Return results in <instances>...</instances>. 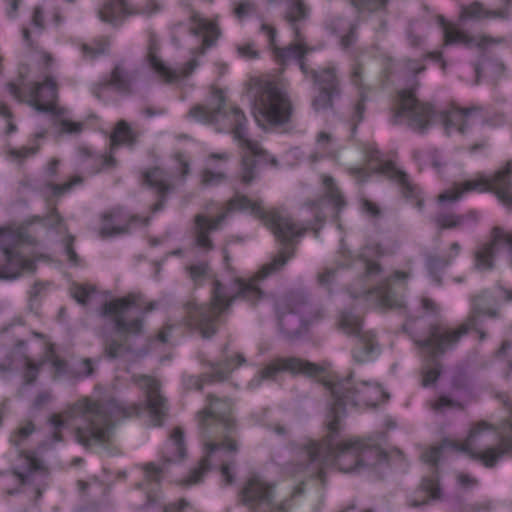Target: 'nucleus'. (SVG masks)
<instances>
[{"label":"nucleus","mask_w":512,"mask_h":512,"mask_svg":"<svg viewBox=\"0 0 512 512\" xmlns=\"http://www.w3.org/2000/svg\"><path fill=\"white\" fill-rule=\"evenodd\" d=\"M234 210L246 211L261 219L265 226L274 234L282 247L278 254L251 277H236L233 279L230 291L218 279L212 284L208 303L198 305L194 302L185 304L187 322L199 331L203 338H211L218 331L221 316L228 313L237 300L246 302L250 307H256L268 297L262 288V282L270 275L280 271L293 258L298 239L306 232V227L296 223L285 211L273 209L266 211L261 201H252L245 195H236L227 203L226 211L215 219L198 214L195 216L196 245L205 250L213 249L209 234L219 229L226 219L228 212Z\"/></svg>","instance_id":"f257e3e1"},{"label":"nucleus","mask_w":512,"mask_h":512,"mask_svg":"<svg viewBox=\"0 0 512 512\" xmlns=\"http://www.w3.org/2000/svg\"><path fill=\"white\" fill-rule=\"evenodd\" d=\"M352 374L337 382L326 383L331 393V404L326 416L327 434L321 441H308L301 453L305 463H300L298 470L313 466L311 474L321 473L323 466L334 465L345 473L360 472V441L348 440L336 443L344 424L346 406L367 405L371 402L368 396L369 383L361 382L354 386Z\"/></svg>","instance_id":"f03ea898"},{"label":"nucleus","mask_w":512,"mask_h":512,"mask_svg":"<svg viewBox=\"0 0 512 512\" xmlns=\"http://www.w3.org/2000/svg\"><path fill=\"white\" fill-rule=\"evenodd\" d=\"M208 404L198 412V425L203 434L205 455L189 474L186 484L193 485L202 481L211 469V457L221 450L236 454L238 443L234 438L237 431L232 417V403L229 399H219L212 394L207 396Z\"/></svg>","instance_id":"7ed1b4c3"},{"label":"nucleus","mask_w":512,"mask_h":512,"mask_svg":"<svg viewBox=\"0 0 512 512\" xmlns=\"http://www.w3.org/2000/svg\"><path fill=\"white\" fill-rule=\"evenodd\" d=\"M157 308L151 301L144 306L142 296L136 293L105 302L101 316L111 317L115 334H103V354L113 360L131 352L130 338L144 333V317Z\"/></svg>","instance_id":"20e7f679"},{"label":"nucleus","mask_w":512,"mask_h":512,"mask_svg":"<svg viewBox=\"0 0 512 512\" xmlns=\"http://www.w3.org/2000/svg\"><path fill=\"white\" fill-rule=\"evenodd\" d=\"M140 412L139 405H126L115 399L104 403L82 399L73 405L70 417L79 420L76 426L77 441L90 447L107 443L118 420L138 416Z\"/></svg>","instance_id":"39448f33"},{"label":"nucleus","mask_w":512,"mask_h":512,"mask_svg":"<svg viewBox=\"0 0 512 512\" xmlns=\"http://www.w3.org/2000/svg\"><path fill=\"white\" fill-rule=\"evenodd\" d=\"M392 124L401 125L407 121L409 125L417 128H427L432 124V119L439 116L445 128H465L477 124L479 120L483 124L487 115L481 107L458 108L452 106L447 110L436 113L430 103L419 101L412 90H400L395 98L392 108Z\"/></svg>","instance_id":"423d86ee"},{"label":"nucleus","mask_w":512,"mask_h":512,"mask_svg":"<svg viewBox=\"0 0 512 512\" xmlns=\"http://www.w3.org/2000/svg\"><path fill=\"white\" fill-rule=\"evenodd\" d=\"M499 315L497 296L490 290H483L471 297L469 314L457 329L450 330L433 324L429 327L428 336L416 341V344L421 348L428 349L432 357L441 356L453 349L460 338L468 334L470 330H477V326L482 323V317L498 318Z\"/></svg>","instance_id":"0eeeda50"},{"label":"nucleus","mask_w":512,"mask_h":512,"mask_svg":"<svg viewBox=\"0 0 512 512\" xmlns=\"http://www.w3.org/2000/svg\"><path fill=\"white\" fill-rule=\"evenodd\" d=\"M503 404L508 409L510 417L501 422L499 426V444L480 450L479 439L484 431L491 430L492 425L481 421L473 425L468 436L462 443H449L445 441L443 446L451 444L457 451L464 452L470 459L479 462L485 468H494L502 457L512 453V402L506 397Z\"/></svg>","instance_id":"6e6552de"},{"label":"nucleus","mask_w":512,"mask_h":512,"mask_svg":"<svg viewBox=\"0 0 512 512\" xmlns=\"http://www.w3.org/2000/svg\"><path fill=\"white\" fill-rule=\"evenodd\" d=\"M280 332L288 340L299 337L307 327L322 318L323 311L313 305L304 290H291L275 301Z\"/></svg>","instance_id":"1a4fd4ad"},{"label":"nucleus","mask_w":512,"mask_h":512,"mask_svg":"<svg viewBox=\"0 0 512 512\" xmlns=\"http://www.w3.org/2000/svg\"><path fill=\"white\" fill-rule=\"evenodd\" d=\"M252 113L256 122L262 127L265 123L283 125L289 123L292 116V106L287 95L273 82L261 83L254 95Z\"/></svg>","instance_id":"9d476101"},{"label":"nucleus","mask_w":512,"mask_h":512,"mask_svg":"<svg viewBox=\"0 0 512 512\" xmlns=\"http://www.w3.org/2000/svg\"><path fill=\"white\" fill-rule=\"evenodd\" d=\"M493 192L505 206H512V160L504 168L498 170L493 178L481 176L455 184L452 188L438 196L439 202L456 201L466 192Z\"/></svg>","instance_id":"9b49d317"},{"label":"nucleus","mask_w":512,"mask_h":512,"mask_svg":"<svg viewBox=\"0 0 512 512\" xmlns=\"http://www.w3.org/2000/svg\"><path fill=\"white\" fill-rule=\"evenodd\" d=\"M239 502L250 512H288V500L277 501L275 486L259 475H251L243 483Z\"/></svg>","instance_id":"f8f14e48"},{"label":"nucleus","mask_w":512,"mask_h":512,"mask_svg":"<svg viewBox=\"0 0 512 512\" xmlns=\"http://www.w3.org/2000/svg\"><path fill=\"white\" fill-rule=\"evenodd\" d=\"M503 255L512 267V232L495 226L487 242L479 245L474 252V268L480 272L493 270L497 256Z\"/></svg>","instance_id":"ddd939ff"},{"label":"nucleus","mask_w":512,"mask_h":512,"mask_svg":"<svg viewBox=\"0 0 512 512\" xmlns=\"http://www.w3.org/2000/svg\"><path fill=\"white\" fill-rule=\"evenodd\" d=\"M338 327L348 336L357 338L352 356L355 362L362 364L372 361L380 353L375 335L371 331H363L362 319L351 311L340 314Z\"/></svg>","instance_id":"4468645a"},{"label":"nucleus","mask_w":512,"mask_h":512,"mask_svg":"<svg viewBox=\"0 0 512 512\" xmlns=\"http://www.w3.org/2000/svg\"><path fill=\"white\" fill-rule=\"evenodd\" d=\"M57 84L51 77H46L43 83H35L30 91L28 103L38 112H49L61 119L62 128H83L85 125H96V122H73L68 119L66 111L57 106Z\"/></svg>","instance_id":"2eb2a0df"},{"label":"nucleus","mask_w":512,"mask_h":512,"mask_svg":"<svg viewBox=\"0 0 512 512\" xmlns=\"http://www.w3.org/2000/svg\"><path fill=\"white\" fill-rule=\"evenodd\" d=\"M365 155L372 172L384 174L395 180L400 186L402 195L407 199H414L416 207L422 209L423 198L420 197V190L409 180L404 171L397 169L391 161L384 160L381 152L375 147H368Z\"/></svg>","instance_id":"dca6fc26"},{"label":"nucleus","mask_w":512,"mask_h":512,"mask_svg":"<svg viewBox=\"0 0 512 512\" xmlns=\"http://www.w3.org/2000/svg\"><path fill=\"white\" fill-rule=\"evenodd\" d=\"M20 463L13 469V474L17 477L22 485L33 486L35 499L42 497L48 483V470L43 462L31 452H20Z\"/></svg>","instance_id":"f3484780"},{"label":"nucleus","mask_w":512,"mask_h":512,"mask_svg":"<svg viewBox=\"0 0 512 512\" xmlns=\"http://www.w3.org/2000/svg\"><path fill=\"white\" fill-rule=\"evenodd\" d=\"M288 372L292 375L303 374L315 376L322 372V368L312 362L298 357H279L266 364L252 380L251 385L259 386L263 380H275L278 374Z\"/></svg>","instance_id":"a211bd4d"},{"label":"nucleus","mask_w":512,"mask_h":512,"mask_svg":"<svg viewBox=\"0 0 512 512\" xmlns=\"http://www.w3.org/2000/svg\"><path fill=\"white\" fill-rule=\"evenodd\" d=\"M133 381L145 394L153 425L160 426L167 415L168 404L166 398L161 394L159 381L146 375H134Z\"/></svg>","instance_id":"6ab92c4d"},{"label":"nucleus","mask_w":512,"mask_h":512,"mask_svg":"<svg viewBox=\"0 0 512 512\" xmlns=\"http://www.w3.org/2000/svg\"><path fill=\"white\" fill-rule=\"evenodd\" d=\"M133 79V74L122 63H118L114 66L109 77L103 78L93 85L92 92L100 100L107 99L108 92L111 89L128 95L132 93Z\"/></svg>","instance_id":"aec40b11"},{"label":"nucleus","mask_w":512,"mask_h":512,"mask_svg":"<svg viewBox=\"0 0 512 512\" xmlns=\"http://www.w3.org/2000/svg\"><path fill=\"white\" fill-rule=\"evenodd\" d=\"M149 218L142 219L138 215L123 216L122 209L115 208L101 215L99 236L103 239L129 233L135 223L147 225Z\"/></svg>","instance_id":"412c9836"},{"label":"nucleus","mask_w":512,"mask_h":512,"mask_svg":"<svg viewBox=\"0 0 512 512\" xmlns=\"http://www.w3.org/2000/svg\"><path fill=\"white\" fill-rule=\"evenodd\" d=\"M7 240L0 246L4 255V263L0 266V280L13 281L24 272L33 273L36 270L35 261L25 257L16 247L6 246Z\"/></svg>","instance_id":"4be33fe9"},{"label":"nucleus","mask_w":512,"mask_h":512,"mask_svg":"<svg viewBox=\"0 0 512 512\" xmlns=\"http://www.w3.org/2000/svg\"><path fill=\"white\" fill-rule=\"evenodd\" d=\"M261 32L264 33L267 38L271 48L274 50L275 57L281 62L285 63L289 60L295 59L298 60L299 68L304 75L308 74V63L304 58L306 53V48L302 43L303 39L300 35V39H297L295 36V44H290L288 47L284 49H280L275 45L276 38V29L268 24L261 25Z\"/></svg>","instance_id":"5701e85b"},{"label":"nucleus","mask_w":512,"mask_h":512,"mask_svg":"<svg viewBox=\"0 0 512 512\" xmlns=\"http://www.w3.org/2000/svg\"><path fill=\"white\" fill-rule=\"evenodd\" d=\"M157 41L155 36L151 34L149 41L148 61L151 68L161 77L165 82L171 83L181 78L189 76L198 63L196 59H191L183 67L179 69H172L168 67L157 55Z\"/></svg>","instance_id":"b1692460"},{"label":"nucleus","mask_w":512,"mask_h":512,"mask_svg":"<svg viewBox=\"0 0 512 512\" xmlns=\"http://www.w3.org/2000/svg\"><path fill=\"white\" fill-rule=\"evenodd\" d=\"M224 104L223 91L212 87L207 102L191 107L188 111V117L203 125H213L216 123Z\"/></svg>","instance_id":"393cba45"},{"label":"nucleus","mask_w":512,"mask_h":512,"mask_svg":"<svg viewBox=\"0 0 512 512\" xmlns=\"http://www.w3.org/2000/svg\"><path fill=\"white\" fill-rule=\"evenodd\" d=\"M143 183L154 190L158 201L152 206V212L156 213L163 209L166 197L174 190L170 175L160 167H153L143 172Z\"/></svg>","instance_id":"a878e982"},{"label":"nucleus","mask_w":512,"mask_h":512,"mask_svg":"<svg viewBox=\"0 0 512 512\" xmlns=\"http://www.w3.org/2000/svg\"><path fill=\"white\" fill-rule=\"evenodd\" d=\"M170 445L172 450L177 453V456L175 458L167 457L161 466H157L152 462L143 465L146 480L150 482H160L167 463L184 459L186 448L184 445V432L181 428L177 427L173 430Z\"/></svg>","instance_id":"bb28decb"},{"label":"nucleus","mask_w":512,"mask_h":512,"mask_svg":"<svg viewBox=\"0 0 512 512\" xmlns=\"http://www.w3.org/2000/svg\"><path fill=\"white\" fill-rule=\"evenodd\" d=\"M131 5L126 0H105L98 10L101 21L119 26L126 17L131 16Z\"/></svg>","instance_id":"cd10ccee"},{"label":"nucleus","mask_w":512,"mask_h":512,"mask_svg":"<svg viewBox=\"0 0 512 512\" xmlns=\"http://www.w3.org/2000/svg\"><path fill=\"white\" fill-rule=\"evenodd\" d=\"M338 69L334 64H329L319 70L308 66V74L319 89L331 90L334 93H341L340 81L337 76Z\"/></svg>","instance_id":"c85d7f7f"},{"label":"nucleus","mask_w":512,"mask_h":512,"mask_svg":"<svg viewBox=\"0 0 512 512\" xmlns=\"http://www.w3.org/2000/svg\"><path fill=\"white\" fill-rule=\"evenodd\" d=\"M504 7L498 10H489L484 7V5L480 2H473L468 6L462 8L460 13V18L462 20H481V19H492V18H500V19H508L509 18V4L512 1L504 0Z\"/></svg>","instance_id":"c756f323"},{"label":"nucleus","mask_w":512,"mask_h":512,"mask_svg":"<svg viewBox=\"0 0 512 512\" xmlns=\"http://www.w3.org/2000/svg\"><path fill=\"white\" fill-rule=\"evenodd\" d=\"M190 19V33L203 37L204 48H209L214 45L220 34L217 25L214 22L202 18L197 14H193Z\"/></svg>","instance_id":"7c9ffc66"},{"label":"nucleus","mask_w":512,"mask_h":512,"mask_svg":"<svg viewBox=\"0 0 512 512\" xmlns=\"http://www.w3.org/2000/svg\"><path fill=\"white\" fill-rule=\"evenodd\" d=\"M244 362L245 358L242 354H237L235 357H226L220 362H211L209 363L211 372L205 377L209 379V382H223L228 379L234 369Z\"/></svg>","instance_id":"2f4dec72"},{"label":"nucleus","mask_w":512,"mask_h":512,"mask_svg":"<svg viewBox=\"0 0 512 512\" xmlns=\"http://www.w3.org/2000/svg\"><path fill=\"white\" fill-rule=\"evenodd\" d=\"M273 2L274 0H268ZM310 7L305 3L304 0H290L287 4L284 19L290 25L291 29L296 35L297 39H300V29L298 23L305 21L309 18Z\"/></svg>","instance_id":"473e14b6"},{"label":"nucleus","mask_w":512,"mask_h":512,"mask_svg":"<svg viewBox=\"0 0 512 512\" xmlns=\"http://www.w3.org/2000/svg\"><path fill=\"white\" fill-rule=\"evenodd\" d=\"M351 83L358 88L360 94V101L356 104L355 112L353 115L354 125H358L363 118L365 106V92L368 91L367 86L363 79V67L360 64H354L350 74Z\"/></svg>","instance_id":"72a5a7b5"},{"label":"nucleus","mask_w":512,"mask_h":512,"mask_svg":"<svg viewBox=\"0 0 512 512\" xmlns=\"http://www.w3.org/2000/svg\"><path fill=\"white\" fill-rule=\"evenodd\" d=\"M444 40L446 45L462 44L466 47H484L489 42L487 37H472L461 30L446 25L444 26Z\"/></svg>","instance_id":"f704fd0d"},{"label":"nucleus","mask_w":512,"mask_h":512,"mask_svg":"<svg viewBox=\"0 0 512 512\" xmlns=\"http://www.w3.org/2000/svg\"><path fill=\"white\" fill-rule=\"evenodd\" d=\"M360 468L374 467L387 460V454L377 445L360 441Z\"/></svg>","instance_id":"c9c22d12"},{"label":"nucleus","mask_w":512,"mask_h":512,"mask_svg":"<svg viewBox=\"0 0 512 512\" xmlns=\"http://www.w3.org/2000/svg\"><path fill=\"white\" fill-rule=\"evenodd\" d=\"M467 219L476 222L478 219L477 213L470 211L466 215H458L455 213L441 212L435 216L434 222L440 229H453L462 226Z\"/></svg>","instance_id":"e433bc0d"},{"label":"nucleus","mask_w":512,"mask_h":512,"mask_svg":"<svg viewBox=\"0 0 512 512\" xmlns=\"http://www.w3.org/2000/svg\"><path fill=\"white\" fill-rule=\"evenodd\" d=\"M233 134L234 140L238 143V146L246 151L251 153L253 156L257 158H263L265 161L267 160V154L259 144L257 140L250 138L247 134V130H231Z\"/></svg>","instance_id":"4c0bfd02"},{"label":"nucleus","mask_w":512,"mask_h":512,"mask_svg":"<svg viewBox=\"0 0 512 512\" xmlns=\"http://www.w3.org/2000/svg\"><path fill=\"white\" fill-rule=\"evenodd\" d=\"M95 366L91 358H83L70 363L69 379L79 380L91 377L94 374Z\"/></svg>","instance_id":"58836bf2"},{"label":"nucleus","mask_w":512,"mask_h":512,"mask_svg":"<svg viewBox=\"0 0 512 512\" xmlns=\"http://www.w3.org/2000/svg\"><path fill=\"white\" fill-rule=\"evenodd\" d=\"M322 183L325 187V195L334 204L338 211L345 207L346 201L342 194L338 190L334 183V179L331 176L324 175L322 177Z\"/></svg>","instance_id":"ea45409f"},{"label":"nucleus","mask_w":512,"mask_h":512,"mask_svg":"<svg viewBox=\"0 0 512 512\" xmlns=\"http://www.w3.org/2000/svg\"><path fill=\"white\" fill-rule=\"evenodd\" d=\"M163 8L162 3L159 0H145L143 3L137 6L131 5V16L142 15L145 17H151L154 14L159 13Z\"/></svg>","instance_id":"a19ab883"},{"label":"nucleus","mask_w":512,"mask_h":512,"mask_svg":"<svg viewBox=\"0 0 512 512\" xmlns=\"http://www.w3.org/2000/svg\"><path fill=\"white\" fill-rule=\"evenodd\" d=\"M429 407L435 413L443 414L451 409H463L462 404L447 395H440L437 399L429 402Z\"/></svg>","instance_id":"79ce46f5"},{"label":"nucleus","mask_w":512,"mask_h":512,"mask_svg":"<svg viewBox=\"0 0 512 512\" xmlns=\"http://www.w3.org/2000/svg\"><path fill=\"white\" fill-rule=\"evenodd\" d=\"M256 164L257 160L252 159L250 156L246 154L242 156L240 169V180L242 183L248 185L255 179Z\"/></svg>","instance_id":"37998d69"},{"label":"nucleus","mask_w":512,"mask_h":512,"mask_svg":"<svg viewBox=\"0 0 512 512\" xmlns=\"http://www.w3.org/2000/svg\"><path fill=\"white\" fill-rule=\"evenodd\" d=\"M341 93H334L331 90L319 89V94L312 102L313 108L316 111L327 110L332 108L333 100L340 96Z\"/></svg>","instance_id":"c03bdc74"},{"label":"nucleus","mask_w":512,"mask_h":512,"mask_svg":"<svg viewBox=\"0 0 512 512\" xmlns=\"http://www.w3.org/2000/svg\"><path fill=\"white\" fill-rule=\"evenodd\" d=\"M187 271L195 285H202L210 274V266L207 262H198L188 266Z\"/></svg>","instance_id":"a18cd8bd"},{"label":"nucleus","mask_w":512,"mask_h":512,"mask_svg":"<svg viewBox=\"0 0 512 512\" xmlns=\"http://www.w3.org/2000/svg\"><path fill=\"white\" fill-rule=\"evenodd\" d=\"M109 42L106 39L96 40L91 44H84L82 51L84 56L88 59H95L98 56L105 54L108 50Z\"/></svg>","instance_id":"49530a36"},{"label":"nucleus","mask_w":512,"mask_h":512,"mask_svg":"<svg viewBox=\"0 0 512 512\" xmlns=\"http://www.w3.org/2000/svg\"><path fill=\"white\" fill-rule=\"evenodd\" d=\"M132 131L133 130H113V133L110 135L111 149L113 150L120 145L132 146L135 141Z\"/></svg>","instance_id":"de8ad7c7"},{"label":"nucleus","mask_w":512,"mask_h":512,"mask_svg":"<svg viewBox=\"0 0 512 512\" xmlns=\"http://www.w3.org/2000/svg\"><path fill=\"white\" fill-rule=\"evenodd\" d=\"M226 180V174L224 172H214L209 167H206L201 172V183L205 187L216 186L223 183Z\"/></svg>","instance_id":"09e8293b"},{"label":"nucleus","mask_w":512,"mask_h":512,"mask_svg":"<svg viewBox=\"0 0 512 512\" xmlns=\"http://www.w3.org/2000/svg\"><path fill=\"white\" fill-rule=\"evenodd\" d=\"M35 431V426L32 421H26L21 425L18 430L11 436V443L19 447L21 443L27 439Z\"/></svg>","instance_id":"8fccbe9b"},{"label":"nucleus","mask_w":512,"mask_h":512,"mask_svg":"<svg viewBox=\"0 0 512 512\" xmlns=\"http://www.w3.org/2000/svg\"><path fill=\"white\" fill-rule=\"evenodd\" d=\"M441 374V365L436 362L433 366H427L422 371L421 384L423 387L434 385Z\"/></svg>","instance_id":"3c124183"},{"label":"nucleus","mask_w":512,"mask_h":512,"mask_svg":"<svg viewBox=\"0 0 512 512\" xmlns=\"http://www.w3.org/2000/svg\"><path fill=\"white\" fill-rule=\"evenodd\" d=\"M351 25L345 19L333 16L326 22V29L333 35L340 36L341 33L348 30V26Z\"/></svg>","instance_id":"603ef678"},{"label":"nucleus","mask_w":512,"mask_h":512,"mask_svg":"<svg viewBox=\"0 0 512 512\" xmlns=\"http://www.w3.org/2000/svg\"><path fill=\"white\" fill-rule=\"evenodd\" d=\"M421 490L431 499H440L441 497V490L435 477L424 478L421 482Z\"/></svg>","instance_id":"864d4df0"},{"label":"nucleus","mask_w":512,"mask_h":512,"mask_svg":"<svg viewBox=\"0 0 512 512\" xmlns=\"http://www.w3.org/2000/svg\"><path fill=\"white\" fill-rule=\"evenodd\" d=\"M341 266L335 267H325L321 273L318 274V283L321 286L330 287L332 284L336 282L339 268Z\"/></svg>","instance_id":"5fc2aeb1"},{"label":"nucleus","mask_w":512,"mask_h":512,"mask_svg":"<svg viewBox=\"0 0 512 512\" xmlns=\"http://www.w3.org/2000/svg\"><path fill=\"white\" fill-rule=\"evenodd\" d=\"M227 118L231 123V128H245L247 124V118L244 112L238 107H233L227 114Z\"/></svg>","instance_id":"6e6d98bb"},{"label":"nucleus","mask_w":512,"mask_h":512,"mask_svg":"<svg viewBox=\"0 0 512 512\" xmlns=\"http://www.w3.org/2000/svg\"><path fill=\"white\" fill-rule=\"evenodd\" d=\"M256 12V5L249 0L239 2L234 8L235 16L242 20Z\"/></svg>","instance_id":"4d7b16f0"},{"label":"nucleus","mask_w":512,"mask_h":512,"mask_svg":"<svg viewBox=\"0 0 512 512\" xmlns=\"http://www.w3.org/2000/svg\"><path fill=\"white\" fill-rule=\"evenodd\" d=\"M42 364L43 362L34 363L27 359L24 372V383L26 385H31L36 381Z\"/></svg>","instance_id":"13d9d810"},{"label":"nucleus","mask_w":512,"mask_h":512,"mask_svg":"<svg viewBox=\"0 0 512 512\" xmlns=\"http://www.w3.org/2000/svg\"><path fill=\"white\" fill-rule=\"evenodd\" d=\"M451 263V258L446 256L429 255L426 259V265L430 272L444 269Z\"/></svg>","instance_id":"bf43d9fd"},{"label":"nucleus","mask_w":512,"mask_h":512,"mask_svg":"<svg viewBox=\"0 0 512 512\" xmlns=\"http://www.w3.org/2000/svg\"><path fill=\"white\" fill-rule=\"evenodd\" d=\"M51 364L54 368V379H58L61 377L69 378L68 372H69L70 363L55 356L52 358Z\"/></svg>","instance_id":"052dcab7"},{"label":"nucleus","mask_w":512,"mask_h":512,"mask_svg":"<svg viewBox=\"0 0 512 512\" xmlns=\"http://www.w3.org/2000/svg\"><path fill=\"white\" fill-rule=\"evenodd\" d=\"M93 292L94 289L92 287L76 286L72 290V296L78 303L85 305L87 304L89 297Z\"/></svg>","instance_id":"680f3d73"},{"label":"nucleus","mask_w":512,"mask_h":512,"mask_svg":"<svg viewBox=\"0 0 512 512\" xmlns=\"http://www.w3.org/2000/svg\"><path fill=\"white\" fill-rule=\"evenodd\" d=\"M207 374L208 373L202 374L201 376H188L185 379L186 388L201 391L203 389L204 383H210L209 379L205 377Z\"/></svg>","instance_id":"e2e57ef3"},{"label":"nucleus","mask_w":512,"mask_h":512,"mask_svg":"<svg viewBox=\"0 0 512 512\" xmlns=\"http://www.w3.org/2000/svg\"><path fill=\"white\" fill-rule=\"evenodd\" d=\"M356 28L353 25L348 26L347 32L340 36V46L342 49H349L356 42Z\"/></svg>","instance_id":"0e129e2a"},{"label":"nucleus","mask_w":512,"mask_h":512,"mask_svg":"<svg viewBox=\"0 0 512 512\" xmlns=\"http://www.w3.org/2000/svg\"><path fill=\"white\" fill-rule=\"evenodd\" d=\"M82 179L79 176L74 177L71 181L65 182L62 185L52 184L51 189L55 196H60L69 191L74 185L81 183Z\"/></svg>","instance_id":"69168bd1"},{"label":"nucleus","mask_w":512,"mask_h":512,"mask_svg":"<svg viewBox=\"0 0 512 512\" xmlns=\"http://www.w3.org/2000/svg\"><path fill=\"white\" fill-rule=\"evenodd\" d=\"M174 159L178 163L177 169L179 170L180 176L185 179L190 174V163L185 158L184 154L181 152H177L174 155Z\"/></svg>","instance_id":"338daca9"},{"label":"nucleus","mask_w":512,"mask_h":512,"mask_svg":"<svg viewBox=\"0 0 512 512\" xmlns=\"http://www.w3.org/2000/svg\"><path fill=\"white\" fill-rule=\"evenodd\" d=\"M238 54L246 59H255L258 57L259 53L255 49L254 43H246L237 46Z\"/></svg>","instance_id":"774afa93"}]
</instances>
